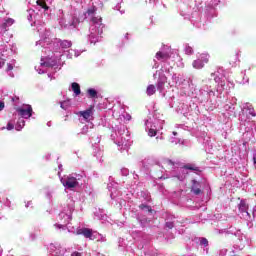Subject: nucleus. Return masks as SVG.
I'll list each match as a JSON object with an SVG mask.
<instances>
[{
	"label": "nucleus",
	"mask_w": 256,
	"mask_h": 256,
	"mask_svg": "<svg viewBox=\"0 0 256 256\" xmlns=\"http://www.w3.org/2000/svg\"><path fill=\"white\" fill-rule=\"evenodd\" d=\"M205 63H209V54H200L197 60H194L192 65L194 69H203Z\"/></svg>",
	"instance_id": "obj_1"
},
{
	"label": "nucleus",
	"mask_w": 256,
	"mask_h": 256,
	"mask_svg": "<svg viewBox=\"0 0 256 256\" xmlns=\"http://www.w3.org/2000/svg\"><path fill=\"white\" fill-rule=\"evenodd\" d=\"M61 183L64 185V187H66V189H75V187L79 185L77 178L73 176H68L66 179H61Z\"/></svg>",
	"instance_id": "obj_2"
},
{
	"label": "nucleus",
	"mask_w": 256,
	"mask_h": 256,
	"mask_svg": "<svg viewBox=\"0 0 256 256\" xmlns=\"http://www.w3.org/2000/svg\"><path fill=\"white\" fill-rule=\"evenodd\" d=\"M17 111L23 119H29L33 115V107L31 105H28L26 108H18Z\"/></svg>",
	"instance_id": "obj_3"
},
{
	"label": "nucleus",
	"mask_w": 256,
	"mask_h": 256,
	"mask_svg": "<svg viewBox=\"0 0 256 256\" xmlns=\"http://www.w3.org/2000/svg\"><path fill=\"white\" fill-rule=\"evenodd\" d=\"M92 23L98 28L97 34L103 35V29H105V25H103V18L93 17Z\"/></svg>",
	"instance_id": "obj_4"
},
{
	"label": "nucleus",
	"mask_w": 256,
	"mask_h": 256,
	"mask_svg": "<svg viewBox=\"0 0 256 256\" xmlns=\"http://www.w3.org/2000/svg\"><path fill=\"white\" fill-rule=\"evenodd\" d=\"M76 235H83V237H85V239H93V229L80 228L76 231Z\"/></svg>",
	"instance_id": "obj_5"
},
{
	"label": "nucleus",
	"mask_w": 256,
	"mask_h": 256,
	"mask_svg": "<svg viewBox=\"0 0 256 256\" xmlns=\"http://www.w3.org/2000/svg\"><path fill=\"white\" fill-rule=\"evenodd\" d=\"M191 191L192 193H194V195H201V193H203V191L201 190V182L197 180H192Z\"/></svg>",
	"instance_id": "obj_6"
},
{
	"label": "nucleus",
	"mask_w": 256,
	"mask_h": 256,
	"mask_svg": "<svg viewBox=\"0 0 256 256\" xmlns=\"http://www.w3.org/2000/svg\"><path fill=\"white\" fill-rule=\"evenodd\" d=\"M156 59L158 61H168V59H171V55H169L167 52L159 51L156 53Z\"/></svg>",
	"instance_id": "obj_7"
},
{
	"label": "nucleus",
	"mask_w": 256,
	"mask_h": 256,
	"mask_svg": "<svg viewBox=\"0 0 256 256\" xmlns=\"http://www.w3.org/2000/svg\"><path fill=\"white\" fill-rule=\"evenodd\" d=\"M58 43L62 49H71V47L73 46V42H71V40L59 39Z\"/></svg>",
	"instance_id": "obj_8"
},
{
	"label": "nucleus",
	"mask_w": 256,
	"mask_h": 256,
	"mask_svg": "<svg viewBox=\"0 0 256 256\" xmlns=\"http://www.w3.org/2000/svg\"><path fill=\"white\" fill-rule=\"evenodd\" d=\"M81 117H83L84 119H89V117H91V115H93V106H90V108H88L85 111H81L80 112Z\"/></svg>",
	"instance_id": "obj_9"
},
{
	"label": "nucleus",
	"mask_w": 256,
	"mask_h": 256,
	"mask_svg": "<svg viewBox=\"0 0 256 256\" xmlns=\"http://www.w3.org/2000/svg\"><path fill=\"white\" fill-rule=\"evenodd\" d=\"M72 91L76 95V97L81 95V86L79 85V83H72Z\"/></svg>",
	"instance_id": "obj_10"
},
{
	"label": "nucleus",
	"mask_w": 256,
	"mask_h": 256,
	"mask_svg": "<svg viewBox=\"0 0 256 256\" xmlns=\"http://www.w3.org/2000/svg\"><path fill=\"white\" fill-rule=\"evenodd\" d=\"M146 93L149 97H151V95H155V93H157V88L155 87V85L150 84L146 89Z\"/></svg>",
	"instance_id": "obj_11"
},
{
	"label": "nucleus",
	"mask_w": 256,
	"mask_h": 256,
	"mask_svg": "<svg viewBox=\"0 0 256 256\" xmlns=\"http://www.w3.org/2000/svg\"><path fill=\"white\" fill-rule=\"evenodd\" d=\"M238 209L241 213H247V210L249 209V205H247L245 201L241 200L238 206Z\"/></svg>",
	"instance_id": "obj_12"
},
{
	"label": "nucleus",
	"mask_w": 256,
	"mask_h": 256,
	"mask_svg": "<svg viewBox=\"0 0 256 256\" xmlns=\"http://www.w3.org/2000/svg\"><path fill=\"white\" fill-rule=\"evenodd\" d=\"M36 3L39 7H42V9H44L45 11H49V6H47V3L45 2V0H37Z\"/></svg>",
	"instance_id": "obj_13"
},
{
	"label": "nucleus",
	"mask_w": 256,
	"mask_h": 256,
	"mask_svg": "<svg viewBox=\"0 0 256 256\" xmlns=\"http://www.w3.org/2000/svg\"><path fill=\"white\" fill-rule=\"evenodd\" d=\"M13 23H15V20L12 18H8L5 23L2 25L3 29H5L7 31V27H11V25H13Z\"/></svg>",
	"instance_id": "obj_14"
},
{
	"label": "nucleus",
	"mask_w": 256,
	"mask_h": 256,
	"mask_svg": "<svg viewBox=\"0 0 256 256\" xmlns=\"http://www.w3.org/2000/svg\"><path fill=\"white\" fill-rule=\"evenodd\" d=\"M87 93H88V95H89V97H90L91 99H97V90H95V89H93V88H89V89L87 90Z\"/></svg>",
	"instance_id": "obj_15"
},
{
	"label": "nucleus",
	"mask_w": 256,
	"mask_h": 256,
	"mask_svg": "<svg viewBox=\"0 0 256 256\" xmlns=\"http://www.w3.org/2000/svg\"><path fill=\"white\" fill-rule=\"evenodd\" d=\"M184 169H188L189 171H199V167L191 165V164L185 165Z\"/></svg>",
	"instance_id": "obj_16"
},
{
	"label": "nucleus",
	"mask_w": 256,
	"mask_h": 256,
	"mask_svg": "<svg viewBox=\"0 0 256 256\" xmlns=\"http://www.w3.org/2000/svg\"><path fill=\"white\" fill-rule=\"evenodd\" d=\"M185 53L186 55H193V48L191 46H186Z\"/></svg>",
	"instance_id": "obj_17"
},
{
	"label": "nucleus",
	"mask_w": 256,
	"mask_h": 256,
	"mask_svg": "<svg viewBox=\"0 0 256 256\" xmlns=\"http://www.w3.org/2000/svg\"><path fill=\"white\" fill-rule=\"evenodd\" d=\"M148 135L149 137H155V135H157V130L150 128L148 131Z\"/></svg>",
	"instance_id": "obj_18"
},
{
	"label": "nucleus",
	"mask_w": 256,
	"mask_h": 256,
	"mask_svg": "<svg viewBox=\"0 0 256 256\" xmlns=\"http://www.w3.org/2000/svg\"><path fill=\"white\" fill-rule=\"evenodd\" d=\"M200 244L204 245V247H207L209 245V240H207V238H202Z\"/></svg>",
	"instance_id": "obj_19"
},
{
	"label": "nucleus",
	"mask_w": 256,
	"mask_h": 256,
	"mask_svg": "<svg viewBox=\"0 0 256 256\" xmlns=\"http://www.w3.org/2000/svg\"><path fill=\"white\" fill-rule=\"evenodd\" d=\"M231 59H233V63H237V61L239 60V55L234 54V55L230 56V61H231Z\"/></svg>",
	"instance_id": "obj_20"
},
{
	"label": "nucleus",
	"mask_w": 256,
	"mask_h": 256,
	"mask_svg": "<svg viewBox=\"0 0 256 256\" xmlns=\"http://www.w3.org/2000/svg\"><path fill=\"white\" fill-rule=\"evenodd\" d=\"M166 227L168 229H173V227H175V223H173V222H166Z\"/></svg>",
	"instance_id": "obj_21"
},
{
	"label": "nucleus",
	"mask_w": 256,
	"mask_h": 256,
	"mask_svg": "<svg viewBox=\"0 0 256 256\" xmlns=\"http://www.w3.org/2000/svg\"><path fill=\"white\" fill-rule=\"evenodd\" d=\"M69 102H67V101H64V102H62L61 103V109H67V107H69V104H68Z\"/></svg>",
	"instance_id": "obj_22"
},
{
	"label": "nucleus",
	"mask_w": 256,
	"mask_h": 256,
	"mask_svg": "<svg viewBox=\"0 0 256 256\" xmlns=\"http://www.w3.org/2000/svg\"><path fill=\"white\" fill-rule=\"evenodd\" d=\"M7 129H8V131H11V130L15 129V125H13L11 123H8L7 124Z\"/></svg>",
	"instance_id": "obj_23"
},
{
	"label": "nucleus",
	"mask_w": 256,
	"mask_h": 256,
	"mask_svg": "<svg viewBox=\"0 0 256 256\" xmlns=\"http://www.w3.org/2000/svg\"><path fill=\"white\" fill-rule=\"evenodd\" d=\"M42 67H53V65H51V63L49 62H43L41 63Z\"/></svg>",
	"instance_id": "obj_24"
},
{
	"label": "nucleus",
	"mask_w": 256,
	"mask_h": 256,
	"mask_svg": "<svg viewBox=\"0 0 256 256\" xmlns=\"http://www.w3.org/2000/svg\"><path fill=\"white\" fill-rule=\"evenodd\" d=\"M6 71H13V66H12L11 63H8V64H7V69H6Z\"/></svg>",
	"instance_id": "obj_25"
},
{
	"label": "nucleus",
	"mask_w": 256,
	"mask_h": 256,
	"mask_svg": "<svg viewBox=\"0 0 256 256\" xmlns=\"http://www.w3.org/2000/svg\"><path fill=\"white\" fill-rule=\"evenodd\" d=\"M3 109H5V103L0 102V111H3Z\"/></svg>",
	"instance_id": "obj_26"
},
{
	"label": "nucleus",
	"mask_w": 256,
	"mask_h": 256,
	"mask_svg": "<svg viewBox=\"0 0 256 256\" xmlns=\"http://www.w3.org/2000/svg\"><path fill=\"white\" fill-rule=\"evenodd\" d=\"M71 256H81V253H80V252L75 251V252H72Z\"/></svg>",
	"instance_id": "obj_27"
},
{
	"label": "nucleus",
	"mask_w": 256,
	"mask_h": 256,
	"mask_svg": "<svg viewBox=\"0 0 256 256\" xmlns=\"http://www.w3.org/2000/svg\"><path fill=\"white\" fill-rule=\"evenodd\" d=\"M140 209H149V206L142 204L140 205Z\"/></svg>",
	"instance_id": "obj_28"
},
{
	"label": "nucleus",
	"mask_w": 256,
	"mask_h": 256,
	"mask_svg": "<svg viewBox=\"0 0 256 256\" xmlns=\"http://www.w3.org/2000/svg\"><path fill=\"white\" fill-rule=\"evenodd\" d=\"M161 87H163V83H162V82H158L157 88H158V89H161Z\"/></svg>",
	"instance_id": "obj_29"
},
{
	"label": "nucleus",
	"mask_w": 256,
	"mask_h": 256,
	"mask_svg": "<svg viewBox=\"0 0 256 256\" xmlns=\"http://www.w3.org/2000/svg\"><path fill=\"white\" fill-rule=\"evenodd\" d=\"M172 133H173L174 136H177V132L174 131V132H172Z\"/></svg>",
	"instance_id": "obj_30"
},
{
	"label": "nucleus",
	"mask_w": 256,
	"mask_h": 256,
	"mask_svg": "<svg viewBox=\"0 0 256 256\" xmlns=\"http://www.w3.org/2000/svg\"><path fill=\"white\" fill-rule=\"evenodd\" d=\"M88 13H93V11L89 10Z\"/></svg>",
	"instance_id": "obj_31"
},
{
	"label": "nucleus",
	"mask_w": 256,
	"mask_h": 256,
	"mask_svg": "<svg viewBox=\"0 0 256 256\" xmlns=\"http://www.w3.org/2000/svg\"><path fill=\"white\" fill-rule=\"evenodd\" d=\"M58 227H59V229H61L62 226H61V225H58Z\"/></svg>",
	"instance_id": "obj_32"
},
{
	"label": "nucleus",
	"mask_w": 256,
	"mask_h": 256,
	"mask_svg": "<svg viewBox=\"0 0 256 256\" xmlns=\"http://www.w3.org/2000/svg\"><path fill=\"white\" fill-rule=\"evenodd\" d=\"M2 65H1V62H0V69H1Z\"/></svg>",
	"instance_id": "obj_33"
},
{
	"label": "nucleus",
	"mask_w": 256,
	"mask_h": 256,
	"mask_svg": "<svg viewBox=\"0 0 256 256\" xmlns=\"http://www.w3.org/2000/svg\"><path fill=\"white\" fill-rule=\"evenodd\" d=\"M149 211H153V210L150 208Z\"/></svg>",
	"instance_id": "obj_34"
}]
</instances>
